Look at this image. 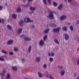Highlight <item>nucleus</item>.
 I'll list each match as a JSON object with an SVG mask.
<instances>
[{
    "mask_svg": "<svg viewBox=\"0 0 79 79\" xmlns=\"http://www.w3.org/2000/svg\"><path fill=\"white\" fill-rule=\"evenodd\" d=\"M30 11H29V13L31 15L33 14V13H34V11L35 10V7L33 8V7H31L30 8Z\"/></svg>",
    "mask_w": 79,
    "mask_h": 79,
    "instance_id": "obj_1",
    "label": "nucleus"
},
{
    "mask_svg": "<svg viewBox=\"0 0 79 79\" xmlns=\"http://www.w3.org/2000/svg\"><path fill=\"white\" fill-rule=\"evenodd\" d=\"M47 17L51 19H53L54 18L53 13L51 12L50 13L49 15H48Z\"/></svg>",
    "mask_w": 79,
    "mask_h": 79,
    "instance_id": "obj_2",
    "label": "nucleus"
},
{
    "mask_svg": "<svg viewBox=\"0 0 79 79\" xmlns=\"http://www.w3.org/2000/svg\"><path fill=\"white\" fill-rule=\"evenodd\" d=\"M60 29H61V27H58L57 28H55L53 29L52 32H59Z\"/></svg>",
    "mask_w": 79,
    "mask_h": 79,
    "instance_id": "obj_3",
    "label": "nucleus"
},
{
    "mask_svg": "<svg viewBox=\"0 0 79 79\" xmlns=\"http://www.w3.org/2000/svg\"><path fill=\"white\" fill-rule=\"evenodd\" d=\"M67 16L65 15H62L60 17V21H64V20H65L66 19Z\"/></svg>",
    "mask_w": 79,
    "mask_h": 79,
    "instance_id": "obj_4",
    "label": "nucleus"
},
{
    "mask_svg": "<svg viewBox=\"0 0 79 79\" xmlns=\"http://www.w3.org/2000/svg\"><path fill=\"white\" fill-rule=\"evenodd\" d=\"M44 45V41L42 40H41L39 43V45L41 47H42Z\"/></svg>",
    "mask_w": 79,
    "mask_h": 79,
    "instance_id": "obj_5",
    "label": "nucleus"
},
{
    "mask_svg": "<svg viewBox=\"0 0 79 79\" xmlns=\"http://www.w3.org/2000/svg\"><path fill=\"white\" fill-rule=\"evenodd\" d=\"M13 43V40H11L7 42V44L10 45V44H12Z\"/></svg>",
    "mask_w": 79,
    "mask_h": 79,
    "instance_id": "obj_6",
    "label": "nucleus"
},
{
    "mask_svg": "<svg viewBox=\"0 0 79 79\" xmlns=\"http://www.w3.org/2000/svg\"><path fill=\"white\" fill-rule=\"evenodd\" d=\"M49 26H50V27H55L56 26V25L53 23H50L49 24Z\"/></svg>",
    "mask_w": 79,
    "mask_h": 79,
    "instance_id": "obj_7",
    "label": "nucleus"
},
{
    "mask_svg": "<svg viewBox=\"0 0 79 79\" xmlns=\"http://www.w3.org/2000/svg\"><path fill=\"white\" fill-rule=\"evenodd\" d=\"M64 35L65 37V40H68V39H69V35H68V34L66 33H65Z\"/></svg>",
    "mask_w": 79,
    "mask_h": 79,
    "instance_id": "obj_8",
    "label": "nucleus"
},
{
    "mask_svg": "<svg viewBox=\"0 0 79 79\" xmlns=\"http://www.w3.org/2000/svg\"><path fill=\"white\" fill-rule=\"evenodd\" d=\"M24 39L25 41H30L31 40V38L28 37H25Z\"/></svg>",
    "mask_w": 79,
    "mask_h": 79,
    "instance_id": "obj_9",
    "label": "nucleus"
},
{
    "mask_svg": "<svg viewBox=\"0 0 79 79\" xmlns=\"http://www.w3.org/2000/svg\"><path fill=\"white\" fill-rule=\"evenodd\" d=\"M7 79H12V77H11V76L10 74V73H8L6 76Z\"/></svg>",
    "mask_w": 79,
    "mask_h": 79,
    "instance_id": "obj_10",
    "label": "nucleus"
},
{
    "mask_svg": "<svg viewBox=\"0 0 79 79\" xmlns=\"http://www.w3.org/2000/svg\"><path fill=\"white\" fill-rule=\"evenodd\" d=\"M58 8L59 10H62L63 9V5L62 4H60L59 6H58Z\"/></svg>",
    "mask_w": 79,
    "mask_h": 79,
    "instance_id": "obj_11",
    "label": "nucleus"
},
{
    "mask_svg": "<svg viewBox=\"0 0 79 79\" xmlns=\"http://www.w3.org/2000/svg\"><path fill=\"white\" fill-rule=\"evenodd\" d=\"M12 69L14 71H17L18 70V68L16 66H13L12 67Z\"/></svg>",
    "mask_w": 79,
    "mask_h": 79,
    "instance_id": "obj_12",
    "label": "nucleus"
},
{
    "mask_svg": "<svg viewBox=\"0 0 79 79\" xmlns=\"http://www.w3.org/2000/svg\"><path fill=\"white\" fill-rule=\"evenodd\" d=\"M50 31V29H47L45 30L44 31V34H47V33H48V32Z\"/></svg>",
    "mask_w": 79,
    "mask_h": 79,
    "instance_id": "obj_13",
    "label": "nucleus"
},
{
    "mask_svg": "<svg viewBox=\"0 0 79 79\" xmlns=\"http://www.w3.org/2000/svg\"><path fill=\"white\" fill-rule=\"evenodd\" d=\"M19 23L20 26L21 27H23V21L21 20V21H20Z\"/></svg>",
    "mask_w": 79,
    "mask_h": 79,
    "instance_id": "obj_14",
    "label": "nucleus"
},
{
    "mask_svg": "<svg viewBox=\"0 0 79 79\" xmlns=\"http://www.w3.org/2000/svg\"><path fill=\"white\" fill-rule=\"evenodd\" d=\"M18 32L19 33V34H21V32H22V29L21 28H19L18 30Z\"/></svg>",
    "mask_w": 79,
    "mask_h": 79,
    "instance_id": "obj_15",
    "label": "nucleus"
},
{
    "mask_svg": "<svg viewBox=\"0 0 79 79\" xmlns=\"http://www.w3.org/2000/svg\"><path fill=\"white\" fill-rule=\"evenodd\" d=\"M12 17L13 19H16L17 17V15L15 14H13L12 15Z\"/></svg>",
    "mask_w": 79,
    "mask_h": 79,
    "instance_id": "obj_16",
    "label": "nucleus"
},
{
    "mask_svg": "<svg viewBox=\"0 0 79 79\" xmlns=\"http://www.w3.org/2000/svg\"><path fill=\"white\" fill-rule=\"evenodd\" d=\"M32 48V46H30L28 48V51L29 53L31 52V49Z\"/></svg>",
    "mask_w": 79,
    "mask_h": 79,
    "instance_id": "obj_17",
    "label": "nucleus"
},
{
    "mask_svg": "<svg viewBox=\"0 0 79 79\" xmlns=\"http://www.w3.org/2000/svg\"><path fill=\"white\" fill-rule=\"evenodd\" d=\"M36 61H37V62H40V57H38L36 58Z\"/></svg>",
    "mask_w": 79,
    "mask_h": 79,
    "instance_id": "obj_18",
    "label": "nucleus"
},
{
    "mask_svg": "<svg viewBox=\"0 0 79 79\" xmlns=\"http://www.w3.org/2000/svg\"><path fill=\"white\" fill-rule=\"evenodd\" d=\"M38 74L39 76V77H40V78L42 77V74L40 72H38Z\"/></svg>",
    "mask_w": 79,
    "mask_h": 79,
    "instance_id": "obj_19",
    "label": "nucleus"
},
{
    "mask_svg": "<svg viewBox=\"0 0 79 79\" xmlns=\"http://www.w3.org/2000/svg\"><path fill=\"white\" fill-rule=\"evenodd\" d=\"M54 42L57 44H60V43H59V42H58V40L57 39H55L54 40Z\"/></svg>",
    "mask_w": 79,
    "mask_h": 79,
    "instance_id": "obj_20",
    "label": "nucleus"
},
{
    "mask_svg": "<svg viewBox=\"0 0 79 79\" xmlns=\"http://www.w3.org/2000/svg\"><path fill=\"white\" fill-rule=\"evenodd\" d=\"M53 3L54 6H56L57 5V3H56L55 1H53Z\"/></svg>",
    "mask_w": 79,
    "mask_h": 79,
    "instance_id": "obj_21",
    "label": "nucleus"
},
{
    "mask_svg": "<svg viewBox=\"0 0 79 79\" xmlns=\"http://www.w3.org/2000/svg\"><path fill=\"white\" fill-rule=\"evenodd\" d=\"M62 29L64 30V31H67V28H66V27H62Z\"/></svg>",
    "mask_w": 79,
    "mask_h": 79,
    "instance_id": "obj_22",
    "label": "nucleus"
},
{
    "mask_svg": "<svg viewBox=\"0 0 79 79\" xmlns=\"http://www.w3.org/2000/svg\"><path fill=\"white\" fill-rule=\"evenodd\" d=\"M58 68H60V69H64V68L63 66H60V65H58Z\"/></svg>",
    "mask_w": 79,
    "mask_h": 79,
    "instance_id": "obj_23",
    "label": "nucleus"
},
{
    "mask_svg": "<svg viewBox=\"0 0 79 79\" xmlns=\"http://www.w3.org/2000/svg\"><path fill=\"white\" fill-rule=\"evenodd\" d=\"M21 10L19 8H18L17 9L16 11V12H17V13H19V12H21Z\"/></svg>",
    "mask_w": 79,
    "mask_h": 79,
    "instance_id": "obj_24",
    "label": "nucleus"
},
{
    "mask_svg": "<svg viewBox=\"0 0 79 79\" xmlns=\"http://www.w3.org/2000/svg\"><path fill=\"white\" fill-rule=\"evenodd\" d=\"M47 67V65L46 64H44L43 65V68H44L45 69H46Z\"/></svg>",
    "mask_w": 79,
    "mask_h": 79,
    "instance_id": "obj_25",
    "label": "nucleus"
},
{
    "mask_svg": "<svg viewBox=\"0 0 79 79\" xmlns=\"http://www.w3.org/2000/svg\"><path fill=\"white\" fill-rule=\"evenodd\" d=\"M64 73H65V72L64 71H63L61 73V76H63V75L64 74Z\"/></svg>",
    "mask_w": 79,
    "mask_h": 79,
    "instance_id": "obj_26",
    "label": "nucleus"
},
{
    "mask_svg": "<svg viewBox=\"0 0 79 79\" xmlns=\"http://www.w3.org/2000/svg\"><path fill=\"white\" fill-rule=\"evenodd\" d=\"M47 38V35H45L43 38L44 40H45Z\"/></svg>",
    "mask_w": 79,
    "mask_h": 79,
    "instance_id": "obj_27",
    "label": "nucleus"
},
{
    "mask_svg": "<svg viewBox=\"0 0 79 79\" xmlns=\"http://www.w3.org/2000/svg\"><path fill=\"white\" fill-rule=\"evenodd\" d=\"M27 23H30V19L29 18H27Z\"/></svg>",
    "mask_w": 79,
    "mask_h": 79,
    "instance_id": "obj_28",
    "label": "nucleus"
},
{
    "mask_svg": "<svg viewBox=\"0 0 79 79\" xmlns=\"http://www.w3.org/2000/svg\"><path fill=\"white\" fill-rule=\"evenodd\" d=\"M2 53H4L5 54H8V52H6L4 50L2 51Z\"/></svg>",
    "mask_w": 79,
    "mask_h": 79,
    "instance_id": "obj_29",
    "label": "nucleus"
},
{
    "mask_svg": "<svg viewBox=\"0 0 79 79\" xmlns=\"http://www.w3.org/2000/svg\"><path fill=\"white\" fill-rule=\"evenodd\" d=\"M4 22H5V19H2V20H1V21L0 22V23H2V24H4Z\"/></svg>",
    "mask_w": 79,
    "mask_h": 79,
    "instance_id": "obj_30",
    "label": "nucleus"
},
{
    "mask_svg": "<svg viewBox=\"0 0 79 79\" xmlns=\"http://www.w3.org/2000/svg\"><path fill=\"white\" fill-rule=\"evenodd\" d=\"M48 76H49V77L50 79H54V78H53V77H52V76H51V75H48Z\"/></svg>",
    "mask_w": 79,
    "mask_h": 79,
    "instance_id": "obj_31",
    "label": "nucleus"
},
{
    "mask_svg": "<svg viewBox=\"0 0 79 79\" xmlns=\"http://www.w3.org/2000/svg\"><path fill=\"white\" fill-rule=\"evenodd\" d=\"M49 60L50 61H51V62H52L53 61V58H49Z\"/></svg>",
    "mask_w": 79,
    "mask_h": 79,
    "instance_id": "obj_32",
    "label": "nucleus"
},
{
    "mask_svg": "<svg viewBox=\"0 0 79 79\" xmlns=\"http://www.w3.org/2000/svg\"><path fill=\"white\" fill-rule=\"evenodd\" d=\"M45 73H46V76H47V77H48V78H49V75H49V74H48V72H46Z\"/></svg>",
    "mask_w": 79,
    "mask_h": 79,
    "instance_id": "obj_33",
    "label": "nucleus"
},
{
    "mask_svg": "<svg viewBox=\"0 0 79 79\" xmlns=\"http://www.w3.org/2000/svg\"><path fill=\"white\" fill-rule=\"evenodd\" d=\"M70 29L71 31H73V26H70Z\"/></svg>",
    "mask_w": 79,
    "mask_h": 79,
    "instance_id": "obj_34",
    "label": "nucleus"
},
{
    "mask_svg": "<svg viewBox=\"0 0 79 79\" xmlns=\"http://www.w3.org/2000/svg\"><path fill=\"white\" fill-rule=\"evenodd\" d=\"M43 2L45 5H47V3L46 0H43Z\"/></svg>",
    "mask_w": 79,
    "mask_h": 79,
    "instance_id": "obj_35",
    "label": "nucleus"
},
{
    "mask_svg": "<svg viewBox=\"0 0 79 79\" xmlns=\"http://www.w3.org/2000/svg\"><path fill=\"white\" fill-rule=\"evenodd\" d=\"M7 27L9 29L11 30V29H12V28L11 27V26H10V25H8V26H7Z\"/></svg>",
    "mask_w": 79,
    "mask_h": 79,
    "instance_id": "obj_36",
    "label": "nucleus"
},
{
    "mask_svg": "<svg viewBox=\"0 0 79 79\" xmlns=\"http://www.w3.org/2000/svg\"><path fill=\"white\" fill-rule=\"evenodd\" d=\"M20 38H23L24 37V35L22 34V35L20 36Z\"/></svg>",
    "mask_w": 79,
    "mask_h": 79,
    "instance_id": "obj_37",
    "label": "nucleus"
},
{
    "mask_svg": "<svg viewBox=\"0 0 79 79\" xmlns=\"http://www.w3.org/2000/svg\"><path fill=\"white\" fill-rule=\"evenodd\" d=\"M49 5H51V0H47Z\"/></svg>",
    "mask_w": 79,
    "mask_h": 79,
    "instance_id": "obj_38",
    "label": "nucleus"
},
{
    "mask_svg": "<svg viewBox=\"0 0 79 79\" xmlns=\"http://www.w3.org/2000/svg\"><path fill=\"white\" fill-rule=\"evenodd\" d=\"M77 65H79V58L78 59V60L77 63Z\"/></svg>",
    "mask_w": 79,
    "mask_h": 79,
    "instance_id": "obj_39",
    "label": "nucleus"
},
{
    "mask_svg": "<svg viewBox=\"0 0 79 79\" xmlns=\"http://www.w3.org/2000/svg\"><path fill=\"white\" fill-rule=\"evenodd\" d=\"M54 55H55V54L53 52L51 53V56H54Z\"/></svg>",
    "mask_w": 79,
    "mask_h": 79,
    "instance_id": "obj_40",
    "label": "nucleus"
},
{
    "mask_svg": "<svg viewBox=\"0 0 79 79\" xmlns=\"http://www.w3.org/2000/svg\"><path fill=\"white\" fill-rule=\"evenodd\" d=\"M9 55H13V52H10L9 53Z\"/></svg>",
    "mask_w": 79,
    "mask_h": 79,
    "instance_id": "obj_41",
    "label": "nucleus"
},
{
    "mask_svg": "<svg viewBox=\"0 0 79 79\" xmlns=\"http://www.w3.org/2000/svg\"><path fill=\"white\" fill-rule=\"evenodd\" d=\"M0 61H4V59L0 58Z\"/></svg>",
    "mask_w": 79,
    "mask_h": 79,
    "instance_id": "obj_42",
    "label": "nucleus"
},
{
    "mask_svg": "<svg viewBox=\"0 0 79 79\" xmlns=\"http://www.w3.org/2000/svg\"><path fill=\"white\" fill-rule=\"evenodd\" d=\"M2 71L3 73H6V71H5V70L3 69Z\"/></svg>",
    "mask_w": 79,
    "mask_h": 79,
    "instance_id": "obj_43",
    "label": "nucleus"
},
{
    "mask_svg": "<svg viewBox=\"0 0 79 79\" xmlns=\"http://www.w3.org/2000/svg\"><path fill=\"white\" fill-rule=\"evenodd\" d=\"M14 50L15 52H17V51H18V49L16 48H15Z\"/></svg>",
    "mask_w": 79,
    "mask_h": 79,
    "instance_id": "obj_44",
    "label": "nucleus"
},
{
    "mask_svg": "<svg viewBox=\"0 0 79 79\" xmlns=\"http://www.w3.org/2000/svg\"><path fill=\"white\" fill-rule=\"evenodd\" d=\"M28 2V3H30V2H32V1H34V0H27Z\"/></svg>",
    "mask_w": 79,
    "mask_h": 79,
    "instance_id": "obj_45",
    "label": "nucleus"
},
{
    "mask_svg": "<svg viewBox=\"0 0 79 79\" xmlns=\"http://www.w3.org/2000/svg\"><path fill=\"white\" fill-rule=\"evenodd\" d=\"M68 1L69 3V2H71L73 1V0H68Z\"/></svg>",
    "mask_w": 79,
    "mask_h": 79,
    "instance_id": "obj_46",
    "label": "nucleus"
},
{
    "mask_svg": "<svg viewBox=\"0 0 79 79\" xmlns=\"http://www.w3.org/2000/svg\"><path fill=\"white\" fill-rule=\"evenodd\" d=\"M34 22V21L33 20H30V23H33Z\"/></svg>",
    "mask_w": 79,
    "mask_h": 79,
    "instance_id": "obj_47",
    "label": "nucleus"
},
{
    "mask_svg": "<svg viewBox=\"0 0 79 79\" xmlns=\"http://www.w3.org/2000/svg\"><path fill=\"white\" fill-rule=\"evenodd\" d=\"M26 20H27V19L25 18L24 19V21H25L26 23H27V21H26Z\"/></svg>",
    "mask_w": 79,
    "mask_h": 79,
    "instance_id": "obj_48",
    "label": "nucleus"
},
{
    "mask_svg": "<svg viewBox=\"0 0 79 79\" xmlns=\"http://www.w3.org/2000/svg\"><path fill=\"white\" fill-rule=\"evenodd\" d=\"M74 76H77V73H74Z\"/></svg>",
    "mask_w": 79,
    "mask_h": 79,
    "instance_id": "obj_49",
    "label": "nucleus"
},
{
    "mask_svg": "<svg viewBox=\"0 0 79 79\" xmlns=\"http://www.w3.org/2000/svg\"><path fill=\"white\" fill-rule=\"evenodd\" d=\"M27 5H24V7H25V8H27Z\"/></svg>",
    "mask_w": 79,
    "mask_h": 79,
    "instance_id": "obj_50",
    "label": "nucleus"
},
{
    "mask_svg": "<svg viewBox=\"0 0 79 79\" xmlns=\"http://www.w3.org/2000/svg\"><path fill=\"white\" fill-rule=\"evenodd\" d=\"M1 76H4V74H3L2 73L1 74Z\"/></svg>",
    "mask_w": 79,
    "mask_h": 79,
    "instance_id": "obj_51",
    "label": "nucleus"
},
{
    "mask_svg": "<svg viewBox=\"0 0 79 79\" xmlns=\"http://www.w3.org/2000/svg\"><path fill=\"white\" fill-rule=\"evenodd\" d=\"M2 7L1 6H0V10H2Z\"/></svg>",
    "mask_w": 79,
    "mask_h": 79,
    "instance_id": "obj_52",
    "label": "nucleus"
},
{
    "mask_svg": "<svg viewBox=\"0 0 79 79\" xmlns=\"http://www.w3.org/2000/svg\"><path fill=\"white\" fill-rule=\"evenodd\" d=\"M48 56H51V54H50V53L49 52L48 54Z\"/></svg>",
    "mask_w": 79,
    "mask_h": 79,
    "instance_id": "obj_53",
    "label": "nucleus"
},
{
    "mask_svg": "<svg viewBox=\"0 0 79 79\" xmlns=\"http://www.w3.org/2000/svg\"><path fill=\"white\" fill-rule=\"evenodd\" d=\"M22 61L23 62V61H24V59H23L22 60Z\"/></svg>",
    "mask_w": 79,
    "mask_h": 79,
    "instance_id": "obj_54",
    "label": "nucleus"
},
{
    "mask_svg": "<svg viewBox=\"0 0 79 79\" xmlns=\"http://www.w3.org/2000/svg\"><path fill=\"white\" fill-rule=\"evenodd\" d=\"M24 2L26 3V0H24Z\"/></svg>",
    "mask_w": 79,
    "mask_h": 79,
    "instance_id": "obj_55",
    "label": "nucleus"
},
{
    "mask_svg": "<svg viewBox=\"0 0 79 79\" xmlns=\"http://www.w3.org/2000/svg\"><path fill=\"white\" fill-rule=\"evenodd\" d=\"M35 27V26H34V25H33V26H32V27L33 28H34Z\"/></svg>",
    "mask_w": 79,
    "mask_h": 79,
    "instance_id": "obj_56",
    "label": "nucleus"
},
{
    "mask_svg": "<svg viewBox=\"0 0 79 79\" xmlns=\"http://www.w3.org/2000/svg\"><path fill=\"white\" fill-rule=\"evenodd\" d=\"M22 6H24V5L22 4Z\"/></svg>",
    "mask_w": 79,
    "mask_h": 79,
    "instance_id": "obj_57",
    "label": "nucleus"
},
{
    "mask_svg": "<svg viewBox=\"0 0 79 79\" xmlns=\"http://www.w3.org/2000/svg\"><path fill=\"white\" fill-rule=\"evenodd\" d=\"M4 57H5V58H6V56H3Z\"/></svg>",
    "mask_w": 79,
    "mask_h": 79,
    "instance_id": "obj_58",
    "label": "nucleus"
},
{
    "mask_svg": "<svg viewBox=\"0 0 79 79\" xmlns=\"http://www.w3.org/2000/svg\"><path fill=\"white\" fill-rule=\"evenodd\" d=\"M77 22L78 23V24H79V20Z\"/></svg>",
    "mask_w": 79,
    "mask_h": 79,
    "instance_id": "obj_59",
    "label": "nucleus"
},
{
    "mask_svg": "<svg viewBox=\"0 0 79 79\" xmlns=\"http://www.w3.org/2000/svg\"><path fill=\"white\" fill-rule=\"evenodd\" d=\"M68 24L69 25H70V24H71V23H68Z\"/></svg>",
    "mask_w": 79,
    "mask_h": 79,
    "instance_id": "obj_60",
    "label": "nucleus"
},
{
    "mask_svg": "<svg viewBox=\"0 0 79 79\" xmlns=\"http://www.w3.org/2000/svg\"><path fill=\"white\" fill-rule=\"evenodd\" d=\"M5 5H7V3H6L5 4Z\"/></svg>",
    "mask_w": 79,
    "mask_h": 79,
    "instance_id": "obj_61",
    "label": "nucleus"
},
{
    "mask_svg": "<svg viewBox=\"0 0 79 79\" xmlns=\"http://www.w3.org/2000/svg\"><path fill=\"white\" fill-rule=\"evenodd\" d=\"M54 13H55V14H56V12H54Z\"/></svg>",
    "mask_w": 79,
    "mask_h": 79,
    "instance_id": "obj_62",
    "label": "nucleus"
},
{
    "mask_svg": "<svg viewBox=\"0 0 79 79\" xmlns=\"http://www.w3.org/2000/svg\"><path fill=\"white\" fill-rule=\"evenodd\" d=\"M2 21V20L1 19H0V23Z\"/></svg>",
    "mask_w": 79,
    "mask_h": 79,
    "instance_id": "obj_63",
    "label": "nucleus"
},
{
    "mask_svg": "<svg viewBox=\"0 0 79 79\" xmlns=\"http://www.w3.org/2000/svg\"><path fill=\"white\" fill-rule=\"evenodd\" d=\"M65 1L66 2H67V0H65Z\"/></svg>",
    "mask_w": 79,
    "mask_h": 79,
    "instance_id": "obj_64",
    "label": "nucleus"
}]
</instances>
